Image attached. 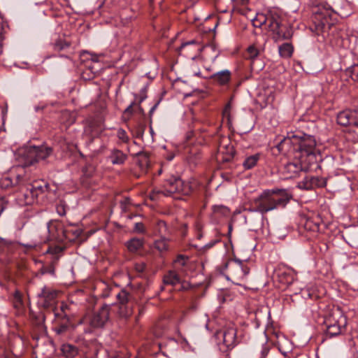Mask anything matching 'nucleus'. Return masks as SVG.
Wrapping results in <instances>:
<instances>
[{"instance_id": "6ab92c4d", "label": "nucleus", "mask_w": 358, "mask_h": 358, "mask_svg": "<svg viewBox=\"0 0 358 358\" xmlns=\"http://www.w3.org/2000/svg\"><path fill=\"white\" fill-rule=\"evenodd\" d=\"M236 329L234 327H229L223 332V343L228 348H233L237 343Z\"/></svg>"}, {"instance_id": "58836bf2", "label": "nucleus", "mask_w": 358, "mask_h": 358, "mask_svg": "<svg viewBox=\"0 0 358 358\" xmlns=\"http://www.w3.org/2000/svg\"><path fill=\"white\" fill-rule=\"evenodd\" d=\"M55 264H53L52 262H51V264L48 267H44L43 268L41 269L42 273H49L52 275H54L55 269Z\"/></svg>"}, {"instance_id": "2f4dec72", "label": "nucleus", "mask_w": 358, "mask_h": 358, "mask_svg": "<svg viewBox=\"0 0 358 358\" xmlns=\"http://www.w3.org/2000/svg\"><path fill=\"white\" fill-rule=\"evenodd\" d=\"M348 72L351 78L355 81L358 82V65H353L348 69Z\"/></svg>"}, {"instance_id": "393cba45", "label": "nucleus", "mask_w": 358, "mask_h": 358, "mask_svg": "<svg viewBox=\"0 0 358 358\" xmlns=\"http://www.w3.org/2000/svg\"><path fill=\"white\" fill-rule=\"evenodd\" d=\"M61 350L66 358H74L78 355V349L71 344L62 345Z\"/></svg>"}, {"instance_id": "8fccbe9b", "label": "nucleus", "mask_w": 358, "mask_h": 358, "mask_svg": "<svg viewBox=\"0 0 358 358\" xmlns=\"http://www.w3.org/2000/svg\"><path fill=\"white\" fill-rule=\"evenodd\" d=\"M115 358H129V357H127V356L120 357L118 355V356L115 357Z\"/></svg>"}, {"instance_id": "49530a36", "label": "nucleus", "mask_w": 358, "mask_h": 358, "mask_svg": "<svg viewBox=\"0 0 358 358\" xmlns=\"http://www.w3.org/2000/svg\"><path fill=\"white\" fill-rule=\"evenodd\" d=\"M145 269V265L144 264H137L136 265V270L141 273L143 272Z\"/></svg>"}, {"instance_id": "2eb2a0df", "label": "nucleus", "mask_w": 358, "mask_h": 358, "mask_svg": "<svg viewBox=\"0 0 358 358\" xmlns=\"http://www.w3.org/2000/svg\"><path fill=\"white\" fill-rule=\"evenodd\" d=\"M337 123L343 127H353L358 129V113L355 110H345L337 115Z\"/></svg>"}, {"instance_id": "ea45409f", "label": "nucleus", "mask_w": 358, "mask_h": 358, "mask_svg": "<svg viewBox=\"0 0 358 358\" xmlns=\"http://www.w3.org/2000/svg\"><path fill=\"white\" fill-rule=\"evenodd\" d=\"M13 242L10 240L0 238V250L6 247L10 246L13 245Z\"/></svg>"}, {"instance_id": "4be33fe9", "label": "nucleus", "mask_w": 358, "mask_h": 358, "mask_svg": "<svg viewBox=\"0 0 358 358\" xmlns=\"http://www.w3.org/2000/svg\"><path fill=\"white\" fill-rule=\"evenodd\" d=\"M144 240L138 238H133L126 243V246L129 252H135L142 248Z\"/></svg>"}, {"instance_id": "bf43d9fd", "label": "nucleus", "mask_w": 358, "mask_h": 358, "mask_svg": "<svg viewBox=\"0 0 358 358\" xmlns=\"http://www.w3.org/2000/svg\"><path fill=\"white\" fill-rule=\"evenodd\" d=\"M144 99H145V97H142V98L141 99V101H142Z\"/></svg>"}, {"instance_id": "ddd939ff", "label": "nucleus", "mask_w": 358, "mask_h": 358, "mask_svg": "<svg viewBox=\"0 0 358 358\" xmlns=\"http://www.w3.org/2000/svg\"><path fill=\"white\" fill-rule=\"evenodd\" d=\"M58 296V291L48 286L45 285L40 293L38 294V297L45 308H52L55 317L59 316V313H55V305L57 303V299Z\"/></svg>"}, {"instance_id": "5fc2aeb1", "label": "nucleus", "mask_w": 358, "mask_h": 358, "mask_svg": "<svg viewBox=\"0 0 358 358\" xmlns=\"http://www.w3.org/2000/svg\"><path fill=\"white\" fill-rule=\"evenodd\" d=\"M6 111H7V109H5V110H2V113H6Z\"/></svg>"}, {"instance_id": "f8f14e48", "label": "nucleus", "mask_w": 358, "mask_h": 358, "mask_svg": "<svg viewBox=\"0 0 358 358\" xmlns=\"http://www.w3.org/2000/svg\"><path fill=\"white\" fill-rule=\"evenodd\" d=\"M47 229L49 235H45L41 237L40 240L34 244L24 245L26 248H32L36 247L38 244L45 243L49 241H55L57 242H62L66 238V235L63 227L61 225H54L48 224Z\"/></svg>"}, {"instance_id": "c756f323", "label": "nucleus", "mask_w": 358, "mask_h": 358, "mask_svg": "<svg viewBox=\"0 0 358 358\" xmlns=\"http://www.w3.org/2000/svg\"><path fill=\"white\" fill-rule=\"evenodd\" d=\"M70 46V44L65 41L59 39L53 43V49L55 51L59 52Z\"/></svg>"}, {"instance_id": "7c9ffc66", "label": "nucleus", "mask_w": 358, "mask_h": 358, "mask_svg": "<svg viewBox=\"0 0 358 358\" xmlns=\"http://www.w3.org/2000/svg\"><path fill=\"white\" fill-rule=\"evenodd\" d=\"M162 238L157 240L155 242V247L159 251H165L168 248V245L165 237H162Z\"/></svg>"}, {"instance_id": "603ef678", "label": "nucleus", "mask_w": 358, "mask_h": 358, "mask_svg": "<svg viewBox=\"0 0 358 358\" xmlns=\"http://www.w3.org/2000/svg\"><path fill=\"white\" fill-rule=\"evenodd\" d=\"M2 52V48H1V46L0 45V54Z\"/></svg>"}, {"instance_id": "dca6fc26", "label": "nucleus", "mask_w": 358, "mask_h": 358, "mask_svg": "<svg viewBox=\"0 0 358 358\" xmlns=\"http://www.w3.org/2000/svg\"><path fill=\"white\" fill-rule=\"evenodd\" d=\"M326 183V180L324 178L308 176L299 182L297 186L300 189L310 190L316 187H323Z\"/></svg>"}, {"instance_id": "de8ad7c7", "label": "nucleus", "mask_w": 358, "mask_h": 358, "mask_svg": "<svg viewBox=\"0 0 358 358\" xmlns=\"http://www.w3.org/2000/svg\"><path fill=\"white\" fill-rule=\"evenodd\" d=\"M280 229L277 230L275 231V235L278 236L279 238H282V237L285 236L286 234L285 233H283V232H280Z\"/></svg>"}, {"instance_id": "4468645a", "label": "nucleus", "mask_w": 358, "mask_h": 358, "mask_svg": "<svg viewBox=\"0 0 358 358\" xmlns=\"http://www.w3.org/2000/svg\"><path fill=\"white\" fill-rule=\"evenodd\" d=\"M234 154L235 150L230 140L227 137H222L218 145L217 158L227 162L234 158Z\"/></svg>"}, {"instance_id": "f257e3e1", "label": "nucleus", "mask_w": 358, "mask_h": 358, "mask_svg": "<svg viewBox=\"0 0 358 358\" xmlns=\"http://www.w3.org/2000/svg\"><path fill=\"white\" fill-rule=\"evenodd\" d=\"M315 139L313 136L302 133L289 134L276 145L279 152L294 159L284 165L281 173L285 179L298 177L308 166L317 160Z\"/></svg>"}, {"instance_id": "e433bc0d", "label": "nucleus", "mask_w": 358, "mask_h": 358, "mask_svg": "<svg viewBox=\"0 0 358 358\" xmlns=\"http://www.w3.org/2000/svg\"><path fill=\"white\" fill-rule=\"evenodd\" d=\"M131 203V200L129 197H125L120 201V205L122 211L126 212L128 209V206Z\"/></svg>"}, {"instance_id": "cd10ccee", "label": "nucleus", "mask_w": 358, "mask_h": 358, "mask_svg": "<svg viewBox=\"0 0 358 358\" xmlns=\"http://www.w3.org/2000/svg\"><path fill=\"white\" fill-rule=\"evenodd\" d=\"M278 50L281 57L289 58L292 55L294 48L291 43H285L279 46Z\"/></svg>"}, {"instance_id": "1a4fd4ad", "label": "nucleus", "mask_w": 358, "mask_h": 358, "mask_svg": "<svg viewBox=\"0 0 358 358\" xmlns=\"http://www.w3.org/2000/svg\"><path fill=\"white\" fill-rule=\"evenodd\" d=\"M227 278L238 285L243 281L250 272L245 262L239 259H231L225 265Z\"/></svg>"}, {"instance_id": "aec40b11", "label": "nucleus", "mask_w": 358, "mask_h": 358, "mask_svg": "<svg viewBox=\"0 0 358 358\" xmlns=\"http://www.w3.org/2000/svg\"><path fill=\"white\" fill-rule=\"evenodd\" d=\"M108 158L113 164L121 165L125 162L127 156L120 150L113 148L111 150Z\"/></svg>"}, {"instance_id": "09e8293b", "label": "nucleus", "mask_w": 358, "mask_h": 358, "mask_svg": "<svg viewBox=\"0 0 358 358\" xmlns=\"http://www.w3.org/2000/svg\"><path fill=\"white\" fill-rule=\"evenodd\" d=\"M217 242V241H211L209 243H208L207 245H206L205 247L207 248H212Z\"/></svg>"}, {"instance_id": "a211bd4d", "label": "nucleus", "mask_w": 358, "mask_h": 358, "mask_svg": "<svg viewBox=\"0 0 358 358\" xmlns=\"http://www.w3.org/2000/svg\"><path fill=\"white\" fill-rule=\"evenodd\" d=\"M210 78L219 85L224 86L229 83L231 73L229 70H222L212 74Z\"/></svg>"}, {"instance_id": "0eeeda50", "label": "nucleus", "mask_w": 358, "mask_h": 358, "mask_svg": "<svg viewBox=\"0 0 358 358\" xmlns=\"http://www.w3.org/2000/svg\"><path fill=\"white\" fill-rule=\"evenodd\" d=\"M332 10L330 6L319 5L313 10V22L311 28L317 35L324 34L328 32L333 24L331 22Z\"/></svg>"}, {"instance_id": "6e6d98bb", "label": "nucleus", "mask_w": 358, "mask_h": 358, "mask_svg": "<svg viewBox=\"0 0 358 358\" xmlns=\"http://www.w3.org/2000/svg\"><path fill=\"white\" fill-rule=\"evenodd\" d=\"M6 111H7V109H5V110H2V113H6Z\"/></svg>"}, {"instance_id": "4c0bfd02", "label": "nucleus", "mask_w": 358, "mask_h": 358, "mask_svg": "<svg viewBox=\"0 0 358 358\" xmlns=\"http://www.w3.org/2000/svg\"><path fill=\"white\" fill-rule=\"evenodd\" d=\"M248 54L250 59H255L259 55V51L255 47L250 46L248 48Z\"/></svg>"}, {"instance_id": "6e6552de", "label": "nucleus", "mask_w": 358, "mask_h": 358, "mask_svg": "<svg viewBox=\"0 0 358 358\" xmlns=\"http://www.w3.org/2000/svg\"><path fill=\"white\" fill-rule=\"evenodd\" d=\"M52 153V149L44 145H27L20 151V155L24 161L25 166H31L39 160H44Z\"/></svg>"}, {"instance_id": "f704fd0d", "label": "nucleus", "mask_w": 358, "mask_h": 358, "mask_svg": "<svg viewBox=\"0 0 358 358\" xmlns=\"http://www.w3.org/2000/svg\"><path fill=\"white\" fill-rule=\"evenodd\" d=\"M56 210H57V213L60 215V216H64L66 215V204L62 202V201H60L56 206Z\"/></svg>"}, {"instance_id": "412c9836", "label": "nucleus", "mask_w": 358, "mask_h": 358, "mask_svg": "<svg viewBox=\"0 0 358 358\" xmlns=\"http://www.w3.org/2000/svg\"><path fill=\"white\" fill-rule=\"evenodd\" d=\"M164 285L175 286L180 282V278L174 271H169L163 278Z\"/></svg>"}, {"instance_id": "13d9d810", "label": "nucleus", "mask_w": 358, "mask_h": 358, "mask_svg": "<svg viewBox=\"0 0 358 358\" xmlns=\"http://www.w3.org/2000/svg\"><path fill=\"white\" fill-rule=\"evenodd\" d=\"M61 310H64V306H61Z\"/></svg>"}, {"instance_id": "864d4df0", "label": "nucleus", "mask_w": 358, "mask_h": 358, "mask_svg": "<svg viewBox=\"0 0 358 358\" xmlns=\"http://www.w3.org/2000/svg\"><path fill=\"white\" fill-rule=\"evenodd\" d=\"M6 111H7V109H5V110H2V113H6Z\"/></svg>"}, {"instance_id": "f03ea898", "label": "nucleus", "mask_w": 358, "mask_h": 358, "mask_svg": "<svg viewBox=\"0 0 358 358\" xmlns=\"http://www.w3.org/2000/svg\"><path fill=\"white\" fill-rule=\"evenodd\" d=\"M110 309V305L103 303L90 317V327H83L84 319H81L73 327V331L71 336L73 341L78 344L85 345L86 341L83 336V334H91L92 328L99 329L104 327L109 321Z\"/></svg>"}, {"instance_id": "3c124183", "label": "nucleus", "mask_w": 358, "mask_h": 358, "mask_svg": "<svg viewBox=\"0 0 358 358\" xmlns=\"http://www.w3.org/2000/svg\"><path fill=\"white\" fill-rule=\"evenodd\" d=\"M155 107H156V106H153V107L152 108V109L150 110V112H152V111L155 110Z\"/></svg>"}, {"instance_id": "a18cd8bd", "label": "nucleus", "mask_w": 358, "mask_h": 358, "mask_svg": "<svg viewBox=\"0 0 358 358\" xmlns=\"http://www.w3.org/2000/svg\"><path fill=\"white\" fill-rule=\"evenodd\" d=\"M134 105V102H132L125 110L124 113H133V106Z\"/></svg>"}, {"instance_id": "9b49d317", "label": "nucleus", "mask_w": 358, "mask_h": 358, "mask_svg": "<svg viewBox=\"0 0 358 358\" xmlns=\"http://www.w3.org/2000/svg\"><path fill=\"white\" fill-rule=\"evenodd\" d=\"M48 188V185L44 182H35L34 184H24L21 187V192L24 197V203L31 204L41 194L45 193Z\"/></svg>"}, {"instance_id": "a878e982", "label": "nucleus", "mask_w": 358, "mask_h": 358, "mask_svg": "<svg viewBox=\"0 0 358 358\" xmlns=\"http://www.w3.org/2000/svg\"><path fill=\"white\" fill-rule=\"evenodd\" d=\"M103 128L101 124L98 125L96 122H91L85 128V132L89 133L92 138L97 137L102 131Z\"/></svg>"}, {"instance_id": "5701e85b", "label": "nucleus", "mask_w": 358, "mask_h": 358, "mask_svg": "<svg viewBox=\"0 0 358 358\" xmlns=\"http://www.w3.org/2000/svg\"><path fill=\"white\" fill-rule=\"evenodd\" d=\"M64 248L61 246H50L46 251L47 254L52 255V260L53 264H57L61 256L62 255Z\"/></svg>"}, {"instance_id": "20e7f679", "label": "nucleus", "mask_w": 358, "mask_h": 358, "mask_svg": "<svg viewBox=\"0 0 358 358\" xmlns=\"http://www.w3.org/2000/svg\"><path fill=\"white\" fill-rule=\"evenodd\" d=\"M259 21L264 24V29L275 35L276 39H289L292 36V29L282 24L281 17L276 13H260Z\"/></svg>"}, {"instance_id": "37998d69", "label": "nucleus", "mask_w": 358, "mask_h": 358, "mask_svg": "<svg viewBox=\"0 0 358 358\" xmlns=\"http://www.w3.org/2000/svg\"><path fill=\"white\" fill-rule=\"evenodd\" d=\"M268 352H269V348L266 345L263 346L262 351H261L260 357H266Z\"/></svg>"}, {"instance_id": "a19ab883", "label": "nucleus", "mask_w": 358, "mask_h": 358, "mask_svg": "<svg viewBox=\"0 0 358 358\" xmlns=\"http://www.w3.org/2000/svg\"><path fill=\"white\" fill-rule=\"evenodd\" d=\"M186 262L187 259L183 255H179L176 259L175 263L180 266H185L186 264Z\"/></svg>"}, {"instance_id": "f3484780", "label": "nucleus", "mask_w": 358, "mask_h": 358, "mask_svg": "<svg viewBox=\"0 0 358 358\" xmlns=\"http://www.w3.org/2000/svg\"><path fill=\"white\" fill-rule=\"evenodd\" d=\"M24 179L20 175H16L14 178L10 176H5L0 181V186L2 189H8L15 185H19V189L21 191V187L23 186Z\"/></svg>"}, {"instance_id": "9d476101", "label": "nucleus", "mask_w": 358, "mask_h": 358, "mask_svg": "<svg viewBox=\"0 0 358 358\" xmlns=\"http://www.w3.org/2000/svg\"><path fill=\"white\" fill-rule=\"evenodd\" d=\"M132 295L125 289H122L117 295V315L122 319L129 318L133 313Z\"/></svg>"}, {"instance_id": "c9c22d12", "label": "nucleus", "mask_w": 358, "mask_h": 358, "mask_svg": "<svg viewBox=\"0 0 358 358\" xmlns=\"http://www.w3.org/2000/svg\"><path fill=\"white\" fill-rule=\"evenodd\" d=\"M134 231L135 233L138 234H145V228L144 224L142 222H136L134 224Z\"/></svg>"}, {"instance_id": "bb28decb", "label": "nucleus", "mask_w": 358, "mask_h": 358, "mask_svg": "<svg viewBox=\"0 0 358 358\" xmlns=\"http://www.w3.org/2000/svg\"><path fill=\"white\" fill-rule=\"evenodd\" d=\"M259 159L260 155L259 153L246 157L243 163L244 169L249 170L254 168L257 165Z\"/></svg>"}, {"instance_id": "c03bdc74", "label": "nucleus", "mask_w": 358, "mask_h": 358, "mask_svg": "<svg viewBox=\"0 0 358 358\" xmlns=\"http://www.w3.org/2000/svg\"><path fill=\"white\" fill-rule=\"evenodd\" d=\"M136 156L137 157H143L144 158V159L145 160V163L147 162V159L148 158V155L146 152H144L143 151H140V152H138L137 153L135 154Z\"/></svg>"}, {"instance_id": "423d86ee", "label": "nucleus", "mask_w": 358, "mask_h": 358, "mask_svg": "<svg viewBox=\"0 0 358 358\" xmlns=\"http://www.w3.org/2000/svg\"><path fill=\"white\" fill-rule=\"evenodd\" d=\"M193 188L190 182H185L179 177L172 176L165 180L162 189H154L150 198L155 199V194H163L166 196H170L176 193L189 195L192 192Z\"/></svg>"}, {"instance_id": "c85d7f7f", "label": "nucleus", "mask_w": 358, "mask_h": 358, "mask_svg": "<svg viewBox=\"0 0 358 358\" xmlns=\"http://www.w3.org/2000/svg\"><path fill=\"white\" fill-rule=\"evenodd\" d=\"M155 231L161 237H165L169 234V228L166 223L163 220H158L156 223Z\"/></svg>"}, {"instance_id": "72a5a7b5", "label": "nucleus", "mask_w": 358, "mask_h": 358, "mask_svg": "<svg viewBox=\"0 0 358 358\" xmlns=\"http://www.w3.org/2000/svg\"><path fill=\"white\" fill-rule=\"evenodd\" d=\"M117 138L121 140L123 143H127L129 141V136L124 129L120 128L117 132Z\"/></svg>"}, {"instance_id": "473e14b6", "label": "nucleus", "mask_w": 358, "mask_h": 358, "mask_svg": "<svg viewBox=\"0 0 358 358\" xmlns=\"http://www.w3.org/2000/svg\"><path fill=\"white\" fill-rule=\"evenodd\" d=\"M69 326L67 324H59L54 328V331L57 335H62L66 332Z\"/></svg>"}, {"instance_id": "b1692460", "label": "nucleus", "mask_w": 358, "mask_h": 358, "mask_svg": "<svg viewBox=\"0 0 358 358\" xmlns=\"http://www.w3.org/2000/svg\"><path fill=\"white\" fill-rule=\"evenodd\" d=\"M200 49L199 45L192 40L181 45L180 48V54L187 55L189 52L196 51L198 52Z\"/></svg>"}, {"instance_id": "4d7b16f0", "label": "nucleus", "mask_w": 358, "mask_h": 358, "mask_svg": "<svg viewBox=\"0 0 358 358\" xmlns=\"http://www.w3.org/2000/svg\"><path fill=\"white\" fill-rule=\"evenodd\" d=\"M85 174H86L87 176H89V177L92 176V175H91V173H89V174L85 173Z\"/></svg>"}, {"instance_id": "39448f33", "label": "nucleus", "mask_w": 358, "mask_h": 358, "mask_svg": "<svg viewBox=\"0 0 358 358\" xmlns=\"http://www.w3.org/2000/svg\"><path fill=\"white\" fill-rule=\"evenodd\" d=\"M325 336L331 338L342 335L346 331V317L340 308L331 310L324 317Z\"/></svg>"}, {"instance_id": "052dcab7", "label": "nucleus", "mask_w": 358, "mask_h": 358, "mask_svg": "<svg viewBox=\"0 0 358 358\" xmlns=\"http://www.w3.org/2000/svg\"><path fill=\"white\" fill-rule=\"evenodd\" d=\"M259 358H266V357H259Z\"/></svg>"}, {"instance_id": "7ed1b4c3", "label": "nucleus", "mask_w": 358, "mask_h": 358, "mask_svg": "<svg viewBox=\"0 0 358 358\" xmlns=\"http://www.w3.org/2000/svg\"><path fill=\"white\" fill-rule=\"evenodd\" d=\"M291 195L284 189L264 190L259 196L254 199V208L251 212H259L262 215L277 209L284 208L290 201Z\"/></svg>"}, {"instance_id": "79ce46f5", "label": "nucleus", "mask_w": 358, "mask_h": 358, "mask_svg": "<svg viewBox=\"0 0 358 358\" xmlns=\"http://www.w3.org/2000/svg\"><path fill=\"white\" fill-rule=\"evenodd\" d=\"M260 14H257L256 17L253 20V25L256 27L264 28V24H261L262 22L259 21V17Z\"/></svg>"}]
</instances>
